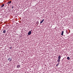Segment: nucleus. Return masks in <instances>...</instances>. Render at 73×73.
I'll use <instances>...</instances> for the list:
<instances>
[{"label": "nucleus", "instance_id": "f257e3e1", "mask_svg": "<svg viewBox=\"0 0 73 73\" xmlns=\"http://www.w3.org/2000/svg\"><path fill=\"white\" fill-rule=\"evenodd\" d=\"M32 33V32H31V31H29L28 33V35H31V33Z\"/></svg>", "mask_w": 73, "mask_h": 73}, {"label": "nucleus", "instance_id": "f03ea898", "mask_svg": "<svg viewBox=\"0 0 73 73\" xmlns=\"http://www.w3.org/2000/svg\"><path fill=\"white\" fill-rule=\"evenodd\" d=\"M20 67V65L18 64L17 65V68H19Z\"/></svg>", "mask_w": 73, "mask_h": 73}, {"label": "nucleus", "instance_id": "7ed1b4c3", "mask_svg": "<svg viewBox=\"0 0 73 73\" xmlns=\"http://www.w3.org/2000/svg\"><path fill=\"white\" fill-rule=\"evenodd\" d=\"M8 60H9V61L11 62V61H12V58H9V59Z\"/></svg>", "mask_w": 73, "mask_h": 73}, {"label": "nucleus", "instance_id": "20e7f679", "mask_svg": "<svg viewBox=\"0 0 73 73\" xmlns=\"http://www.w3.org/2000/svg\"><path fill=\"white\" fill-rule=\"evenodd\" d=\"M44 21V19H43L40 22V24H41L43 23V21Z\"/></svg>", "mask_w": 73, "mask_h": 73}, {"label": "nucleus", "instance_id": "39448f33", "mask_svg": "<svg viewBox=\"0 0 73 73\" xmlns=\"http://www.w3.org/2000/svg\"><path fill=\"white\" fill-rule=\"evenodd\" d=\"M11 2H12L11 1L8 2L7 3V4H8V5H9V4L10 3H11Z\"/></svg>", "mask_w": 73, "mask_h": 73}, {"label": "nucleus", "instance_id": "423d86ee", "mask_svg": "<svg viewBox=\"0 0 73 73\" xmlns=\"http://www.w3.org/2000/svg\"><path fill=\"white\" fill-rule=\"evenodd\" d=\"M58 59L60 60L61 59V55H60L58 56Z\"/></svg>", "mask_w": 73, "mask_h": 73}, {"label": "nucleus", "instance_id": "0eeeda50", "mask_svg": "<svg viewBox=\"0 0 73 73\" xmlns=\"http://www.w3.org/2000/svg\"><path fill=\"white\" fill-rule=\"evenodd\" d=\"M63 34H64V31H63L62 32L61 35H62V36H63Z\"/></svg>", "mask_w": 73, "mask_h": 73}, {"label": "nucleus", "instance_id": "6e6552de", "mask_svg": "<svg viewBox=\"0 0 73 73\" xmlns=\"http://www.w3.org/2000/svg\"><path fill=\"white\" fill-rule=\"evenodd\" d=\"M58 62H60V59H58L57 60Z\"/></svg>", "mask_w": 73, "mask_h": 73}, {"label": "nucleus", "instance_id": "1a4fd4ad", "mask_svg": "<svg viewBox=\"0 0 73 73\" xmlns=\"http://www.w3.org/2000/svg\"><path fill=\"white\" fill-rule=\"evenodd\" d=\"M5 32H6V31H5V30H4L3 31V33H5Z\"/></svg>", "mask_w": 73, "mask_h": 73}, {"label": "nucleus", "instance_id": "9d476101", "mask_svg": "<svg viewBox=\"0 0 73 73\" xmlns=\"http://www.w3.org/2000/svg\"><path fill=\"white\" fill-rule=\"evenodd\" d=\"M67 60H70V58L69 57H67Z\"/></svg>", "mask_w": 73, "mask_h": 73}, {"label": "nucleus", "instance_id": "9b49d317", "mask_svg": "<svg viewBox=\"0 0 73 73\" xmlns=\"http://www.w3.org/2000/svg\"><path fill=\"white\" fill-rule=\"evenodd\" d=\"M4 6V4H3L1 6V7H3Z\"/></svg>", "mask_w": 73, "mask_h": 73}, {"label": "nucleus", "instance_id": "f8f14e48", "mask_svg": "<svg viewBox=\"0 0 73 73\" xmlns=\"http://www.w3.org/2000/svg\"><path fill=\"white\" fill-rule=\"evenodd\" d=\"M12 48V47H10V49H11Z\"/></svg>", "mask_w": 73, "mask_h": 73}, {"label": "nucleus", "instance_id": "ddd939ff", "mask_svg": "<svg viewBox=\"0 0 73 73\" xmlns=\"http://www.w3.org/2000/svg\"><path fill=\"white\" fill-rule=\"evenodd\" d=\"M58 65V64H56V66H57Z\"/></svg>", "mask_w": 73, "mask_h": 73}, {"label": "nucleus", "instance_id": "4468645a", "mask_svg": "<svg viewBox=\"0 0 73 73\" xmlns=\"http://www.w3.org/2000/svg\"><path fill=\"white\" fill-rule=\"evenodd\" d=\"M13 7V6L12 7V9H13V7Z\"/></svg>", "mask_w": 73, "mask_h": 73}, {"label": "nucleus", "instance_id": "2eb2a0df", "mask_svg": "<svg viewBox=\"0 0 73 73\" xmlns=\"http://www.w3.org/2000/svg\"><path fill=\"white\" fill-rule=\"evenodd\" d=\"M58 62V64H60V63H59V62Z\"/></svg>", "mask_w": 73, "mask_h": 73}]
</instances>
